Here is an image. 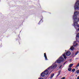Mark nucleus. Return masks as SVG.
<instances>
[{"label":"nucleus","instance_id":"23","mask_svg":"<svg viewBox=\"0 0 79 79\" xmlns=\"http://www.w3.org/2000/svg\"><path fill=\"white\" fill-rule=\"evenodd\" d=\"M77 79H79V76H78L77 77Z\"/></svg>","mask_w":79,"mask_h":79},{"label":"nucleus","instance_id":"20","mask_svg":"<svg viewBox=\"0 0 79 79\" xmlns=\"http://www.w3.org/2000/svg\"><path fill=\"white\" fill-rule=\"evenodd\" d=\"M76 73L77 74H79V70H77V71H76Z\"/></svg>","mask_w":79,"mask_h":79},{"label":"nucleus","instance_id":"10","mask_svg":"<svg viewBox=\"0 0 79 79\" xmlns=\"http://www.w3.org/2000/svg\"><path fill=\"white\" fill-rule=\"evenodd\" d=\"M74 49V48L73 47V46H72L69 49V50H73Z\"/></svg>","mask_w":79,"mask_h":79},{"label":"nucleus","instance_id":"3","mask_svg":"<svg viewBox=\"0 0 79 79\" xmlns=\"http://www.w3.org/2000/svg\"><path fill=\"white\" fill-rule=\"evenodd\" d=\"M74 9L75 10H79V1H78L76 2L75 5Z\"/></svg>","mask_w":79,"mask_h":79},{"label":"nucleus","instance_id":"26","mask_svg":"<svg viewBox=\"0 0 79 79\" xmlns=\"http://www.w3.org/2000/svg\"><path fill=\"white\" fill-rule=\"evenodd\" d=\"M42 19H41V20L40 21H40H42Z\"/></svg>","mask_w":79,"mask_h":79},{"label":"nucleus","instance_id":"28","mask_svg":"<svg viewBox=\"0 0 79 79\" xmlns=\"http://www.w3.org/2000/svg\"><path fill=\"white\" fill-rule=\"evenodd\" d=\"M76 41H77V40H76Z\"/></svg>","mask_w":79,"mask_h":79},{"label":"nucleus","instance_id":"8","mask_svg":"<svg viewBox=\"0 0 79 79\" xmlns=\"http://www.w3.org/2000/svg\"><path fill=\"white\" fill-rule=\"evenodd\" d=\"M44 57H45V60H47L48 59H47V55H46V53H44Z\"/></svg>","mask_w":79,"mask_h":79},{"label":"nucleus","instance_id":"11","mask_svg":"<svg viewBox=\"0 0 79 79\" xmlns=\"http://www.w3.org/2000/svg\"><path fill=\"white\" fill-rule=\"evenodd\" d=\"M63 56L65 59L66 58V53H64L63 54Z\"/></svg>","mask_w":79,"mask_h":79},{"label":"nucleus","instance_id":"1","mask_svg":"<svg viewBox=\"0 0 79 79\" xmlns=\"http://www.w3.org/2000/svg\"><path fill=\"white\" fill-rule=\"evenodd\" d=\"M64 61V58L63 57V56H61L56 61L55 63H53L51 66L49 67L48 68V70H50L51 69H56L58 66V65L56 64V63H60L61 62H63Z\"/></svg>","mask_w":79,"mask_h":79},{"label":"nucleus","instance_id":"24","mask_svg":"<svg viewBox=\"0 0 79 79\" xmlns=\"http://www.w3.org/2000/svg\"><path fill=\"white\" fill-rule=\"evenodd\" d=\"M66 63V62H65L63 64H65V63Z\"/></svg>","mask_w":79,"mask_h":79},{"label":"nucleus","instance_id":"12","mask_svg":"<svg viewBox=\"0 0 79 79\" xmlns=\"http://www.w3.org/2000/svg\"><path fill=\"white\" fill-rule=\"evenodd\" d=\"M54 76V74L52 73V74L51 75V76L50 77V79H52V77H53V76Z\"/></svg>","mask_w":79,"mask_h":79},{"label":"nucleus","instance_id":"9","mask_svg":"<svg viewBox=\"0 0 79 79\" xmlns=\"http://www.w3.org/2000/svg\"><path fill=\"white\" fill-rule=\"evenodd\" d=\"M45 73L43 72L41 74V76L42 77H44V76H45Z\"/></svg>","mask_w":79,"mask_h":79},{"label":"nucleus","instance_id":"17","mask_svg":"<svg viewBox=\"0 0 79 79\" xmlns=\"http://www.w3.org/2000/svg\"><path fill=\"white\" fill-rule=\"evenodd\" d=\"M76 37H79V33L78 34H77L76 35Z\"/></svg>","mask_w":79,"mask_h":79},{"label":"nucleus","instance_id":"19","mask_svg":"<svg viewBox=\"0 0 79 79\" xmlns=\"http://www.w3.org/2000/svg\"><path fill=\"white\" fill-rule=\"evenodd\" d=\"M79 53V52L77 51V52H76L75 53V55H76L77 54V53Z\"/></svg>","mask_w":79,"mask_h":79},{"label":"nucleus","instance_id":"18","mask_svg":"<svg viewBox=\"0 0 79 79\" xmlns=\"http://www.w3.org/2000/svg\"><path fill=\"white\" fill-rule=\"evenodd\" d=\"M75 69H73L72 70V71H73V73H74V71H75Z\"/></svg>","mask_w":79,"mask_h":79},{"label":"nucleus","instance_id":"4","mask_svg":"<svg viewBox=\"0 0 79 79\" xmlns=\"http://www.w3.org/2000/svg\"><path fill=\"white\" fill-rule=\"evenodd\" d=\"M79 14V12L77 11H76L74 13V15L73 16V19H74V17L75 19H76V18H78L77 17V15Z\"/></svg>","mask_w":79,"mask_h":79},{"label":"nucleus","instance_id":"27","mask_svg":"<svg viewBox=\"0 0 79 79\" xmlns=\"http://www.w3.org/2000/svg\"><path fill=\"white\" fill-rule=\"evenodd\" d=\"M39 24H40V22L39 23Z\"/></svg>","mask_w":79,"mask_h":79},{"label":"nucleus","instance_id":"5","mask_svg":"<svg viewBox=\"0 0 79 79\" xmlns=\"http://www.w3.org/2000/svg\"><path fill=\"white\" fill-rule=\"evenodd\" d=\"M44 73L45 74V75H47L48 74V70H47V69H46L44 72Z\"/></svg>","mask_w":79,"mask_h":79},{"label":"nucleus","instance_id":"15","mask_svg":"<svg viewBox=\"0 0 79 79\" xmlns=\"http://www.w3.org/2000/svg\"><path fill=\"white\" fill-rule=\"evenodd\" d=\"M72 69L71 68H70L68 69V70L69 71H71Z\"/></svg>","mask_w":79,"mask_h":79},{"label":"nucleus","instance_id":"13","mask_svg":"<svg viewBox=\"0 0 79 79\" xmlns=\"http://www.w3.org/2000/svg\"><path fill=\"white\" fill-rule=\"evenodd\" d=\"M73 66V64H71L69 65V68H71Z\"/></svg>","mask_w":79,"mask_h":79},{"label":"nucleus","instance_id":"25","mask_svg":"<svg viewBox=\"0 0 79 79\" xmlns=\"http://www.w3.org/2000/svg\"><path fill=\"white\" fill-rule=\"evenodd\" d=\"M39 79H44L42 78H39Z\"/></svg>","mask_w":79,"mask_h":79},{"label":"nucleus","instance_id":"14","mask_svg":"<svg viewBox=\"0 0 79 79\" xmlns=\"http://www.w3.org/2000/svg\"><path fill=\"white\" fill-rule=\"evenodd\" d=\"M61 73V71H60L58 72V74L57 76V77H58V76H59L60 75V73Z\"/></svg>","mask_w":79,"mask_h":79},{"label":"nucleus","instance_id":"16","mask_svg":"<svg viewBox=\"0 0 79 79\" xmlns=\"http://www.w3.org/2000/svg\"><path fill=\"white\" fill-rule=\"evenodd\" d=\"M79 66V63L77 64V66H76V68H77Z\"/></svg>","mask_w":79,"mask_h":79},{"label":"nucleus","instance_id":"7","mask_svg":"<svg viewBox=\"0 0 79 79\" xmlns=\"http://www.w3.org/2000/svg\"><path fill=\"white\" fill-rule=\"evenodd\" d=\"M76 41L74 42V43H73L74 45H73V46H74V47H76V46H77V45H78V44H77V43L76 44Z\"/></svg>","mask_w":79,"mask_h":79},{"label":"nucleus","instance_id":"21","mask_svg":"<svg viewBox=\"0 0 79 79\" xmlns=\"http://www.w3.org/2000/svg\"><path fill=\"white\" fill-rule=\"evenodd\" d=\"M77 31H79V28H78V29H77V28H76Z\"/></svg>","mask_w":79,"mask_h":79},{"label":"nucleus","instance_id":"22","mask_svg":"<svg viewBox=\"0 0 79 79\" xmlns=\"http://www.w3.org/2000/svg\"><path fill=\"white\" fill-rule=\"evenodd\" d=\"M61 66H62V65H60V67H59V68L60 69H61Z\"/></svg>","mask_w":79,"mask_h":79},{"label":"nucleus","instance_id":"6","mask_svg":"<svg viewBox=\"0 0 79 79\" xmlns=\"http://www.w3.org/2000/svg\"><path fill=\"white\" fill-rule=\"evenodd\" d=\"M66 56H70V55H71V52L69 51L67 52L66 53Z\"/></svg>","mask_w":79,"mask_h":79},{"label":"nucleus","instance_id":"29","mask_svg":"<svg viewBox=\"0 0 79 79\" xmlns=\"http://www.w3.org/2000/svg\"><path fill=\"white\" fill-rule=\"evenodd\" d=\"M76 76H77V75H76Z\"/></svg>","mask_w":79,"mask_h":79},{"label":"nucleus","instance_id":"2","mask_svg":"<svg viewBox=\"0 0 79 79\" xmlns=\"http://www.w3.org/2000/svg\"><path fill=\"white\" fill-rule=\"evenodd\" d=\"M73 19V26H74L75 28L76 29V27H77V22L79 21V18L75 19L74 17Z\"/></svg>","mask_w":79,"mask_h":79}]
</instances>
